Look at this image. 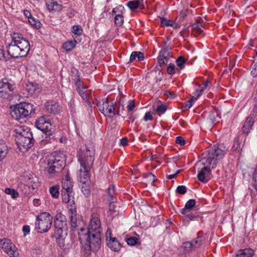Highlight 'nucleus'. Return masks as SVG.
Here are the masks:
<instances>
[{
    "mask_svg": "<svg viewBox=\"0 0 257 257\" xmlns=\"http://www.w3.org/2000/svg\"><path fill=\"white\" fill-rule=\"evenodd\" d=\"M11 36L12 41L7 46L8 54L17 59L26 57L30 50L29 42L21 34L14 33Z\"/></svg>",
    "mask_w": 257,
    "mask_h": 257,
    "instance_id": "nucleus-1",
    "label": "nucleus"
},
{
    "mask_svg": "<svg viewBox=\"0 0 257 257\" xmlns=\"http://www.w3.org/2000/svg\"><path fill=\"white\" fill-rule=\"evenodd\" d=\"M85 229L81 228L80 232H78L79 240H86V241H100L101 240V233L102 228L99 215L97 213H93L90 219L87 230L86 232Z\"/></svg>",
    "mask_w": 257,
    "mask_h": 257,
    "instance_id": "nucleus-2",
    "label": "nucleus"
},
{
    "mask_svg": "<svg viewBox=\"0 0 257 257\" xmlns=\"http://www.w3.org/2000/svg\"><path fill=\"white\" fill-rule=\"evenodd\" d=\"M93 150L85 148L79 153L78 161L81 168L79 170V180L81 183H87L89 181V172L94 162Z\"/></svg>",
    "mask_w": 257,
    "mask_h": 257,
    "instance_id": "nucleus-3",
    "label": "nucleus"
},
{
    "mask_svg": "<svg viewBox=\"0 0 257 257\" xmlns=\"http://www.w3.org/2000/svg\"><path fill=\"white\" fill-rule=\"evenodd\" d=\"M223 144L219 145L215 149H210L202 154V159L195 164V166H206L213 169L218 161L224 156Z\"/></svg>",
    "mask_w": 257,
    "mask_h": 257,
    "instance_id": "nucleus-4",
    "label": "nucleus"
},
{
    "mask_svg": "<svg viewBox=\"0 0 257 257\" xmlns=\"http://www.w3.org/2000/svg\"><path fill=\"white\" fill-rule=\"evenodd\" d=\"M15 141L19 150L23 153L31 148L34 140L30 129L28 127H21L16 130Z\"/></svg>",
    "mask_w": 257,
    "mask_h": 257,
    "instance_id": "nucleus-5",
    "label": "nucleus"
},
{
    "mask_svg": "<svg viewBox=\"0 0 257 257\" xmlns=\"http://www.w3.org/2000/svg\"><path fill=\"white\" fill-rule=\"evenodd\" d=\"M64 159L59 156L51 155L45 161V170L50 177L60 173L65 167Z\"/></svg>",
    "mask_w": 257,
    "mask_h": 257,
    "instance_id": "nucleus-6",
    "label": "nucleus"
},
{
    "mask_svg": "<svg viewBox=\"0 0 257 257\" xmlns=\"http://www.w3.org/2000/svg\"><path fill=\"white\" fill-rule=\"evenodd\" d=\"M33 105L29 103H21L11 107V115L14 118L20 120L27 116L32 111Z\"/></svg>",
    "mask_w": 257,
    "mask_h": 257,
    "instance_id": "nucleus-7",
    "label": "nucleus"
},
{
    "mask_svg": "<svg viewBox=\"0 0 257 257\" xmlns=\"http://www.w3.org/2000/svg\"><path fill=\"white\" fill-rule=\"evenodd\" d=\"M53 217L48 212H43L39 215L35 222V228L41 233L46 232L50 228Z\"/></svg>",
    "mask_w": 257,
    "mask_h": 257,
    "instance_id": "nucleus-8",
    "label": "nucleus"
},
{
    "mask_svg": "<svg viewBox=\"0 0 257 257\" xmlns=\"http://www.w3.org/2000/svg\"><path fill=\"white\" fill-rule=\"evenodd\" d=\"M99 110L106 116L113 117L115 115L114 103H109L107 99H103L97 104Z\"/></svg>",
    "mask_w": 257,
    "mask_h": 257,
    "instance_id": "nucleus-9",
    "label": "nucleus"
},
{
    "mask_svg": "<svg viewBox=\"0 0 257 257\" xmlns=\"http://www.w3.org/2000/svg\"><path fill=\"white\" fill-rule=\"evenodd\" d=\"M14 89L13 85L7 80L0 81V97L6 99H11Z\"/></svg>",
    "mask_w": 257,
    "mask_h": 257,
    "instance_id": "nucleus-10",
    "label": "nucleus"
},
{
    "mask_svg": "<svg viewBox=\"0 0 257 257\" xmlns=\"http://www.w3.org/2000/svg\"><path fill=\"white\" fill-rule=\"evenodd\" d=\"M0 246L10 256V257H18L19 253L16 245L12 242H0Z\"/></svg>",
    "mask_w": 257,
    "mask_h": 257,
    "instance_id": "nucleus-11",
    "label": "nucleus"
},
{
    "mask_svg": "<svg viewBox=\"0 0 257 257\" xmlns=\"http://www.w3.org/2000/svg\"><path fill=\"white\" fill-rule=\"evenodd\" d=\"M36 125L42 131L47 130L48 127H51L50 117L47 115L41 116L36 120Z\"/></svg>",
    "mask_w": 257,
    "mask_h": 257,
    "instance_id": "nucleus-12",
    "label": "nucleus"
},
{
    "mask_svg": "<svg viewBox=\"0 0 257 257\" xmlns=\"http://www.w3.org/2000/svg\"><path fill=\"white\" fill-rule=\"evenodd\" d=\"M73 191L62 190V198L64 203L68 204V209H70L71 206H75Z\"/></svg>",
    "mask_w": 257,
    "mask_h": 257,
    "instance_id": "nucleus-13",
    "label": "nucleus"
},
{
    "mask_svg": "<svg viewBox=\"0 0 257 257\" xmlns=\"http://www.w3.org/2000/svg\"><path fill=\"white\" fill-rule=\"evenodd\" d=\"M196 167H198V174L197 175L198 179L203 183L207 182V180L205 179V175L210 173V167L206 166H196Z\"/></svg>",
    "mask_w": 257,
    "mask_h": 257,
    "instance_id": "nucleus-14",
    "label": "nucleus"
},
{
    "mask_svg": "<svg viewBox=\"0 0 257 257\" xmlns=\"http://www.w3.org/2000/svg\"><path fill=\"white\" fill-rule=\"evenodd\" d=\"M46 6L48 11L52 12H60L62 10L63 6L55 0H48Z\"/></svg>",
    "mask_w": 257,
    "mask_h": 257,
    "instance_id": "nucleus-15",
    "label": "nucleus"
},
{
    "mask_svg": "<svg viewBox=\"0 0 257 257\" xmlns=\"http://www.w3.org/2000/svg\"><path fill=\"white\" fill-rule=\"evenodd\" d=\"M27 186L33 190L36 189L39 186L38 178L34 174H29L26 177Z\"/></svg>",
    "mask_w": 257,
    "mask_h": 257,
    "instance_id": "nucleus-16",
    "label": "nucleus"
},
{
    "mask_svg": "<svg viewBox=\"0 0 257 257\" xmlns=\"http://www.w3.org/2000/svg\"><path fill=\"white\" fill-rule=\"evenodd\" d=\"M68 213L71 226L73 229H75L77 226L76 206H71L70 209H68Z\"/></svg>",
    "mask_w": 257,
    "mask_h": 257,
    "instance_id": "nucleus-17",
    "label": "nucleus"
},
{
    "mask_svg": "<svg viewBox=\"0 0 257 257\" xmlns=\"http://www.w3.org/2000/svg\"><path fill=\"white\" fill-rule=\"evenodd\" d=\"M81 242L82 246L86 251H96L100 247V242Z\"/></svg>",
    "mask_w": 257,
    "mask_h": 257,
    "instance_id": "nucleus-18",
    "label": "nucleus"
},
{
    "mask_svg": "<svg viewBox=\"0 0 257 257\" xmlns=\"http://www.w3.org/2000/svg\"><path fill=\"white\" fill-rule=\"evenodd\" d=\"M54 226L67 227V219L64 215L61 212H57L54 220Z\"/></svg>",
    "mask_w": 257,
    "mask_h": 257,
    "instance_id": "nucleus-19",
    "label": "nucleus"
},
{
    "mask_svg": "<svg viewBox=\"0 0 257 257\" xmlns=\"http://www.w3.org/2000/svg\"><path fill=\"white\" fill-rule=\"evenodd\" d=\"M45 106L49 112L53 114L59 112L61 109L60 105L58 103L53 101L47 102L46 103Z\"/></svg>",
    "mask_w": 257,
    "mask_h": 257,
    "instance_id": "nucleus-20",
    "label": "nucleus"
},
{
    "mask_svg": "<svg viewBox=\"0 0 257 257\" xmlns=\"http://www.w3.org/2000/svg\"><path fill=\"white\" fill-rule=\"evenodd\" d=\"M78 92L84 100L87 103L90 104L89 101L91 97V91L90 89H89L87 87H81L80 89H78Z\"/></svg>",
    "mask_w": 257,
    "mask_h": 257,
    "instance_id": "nucleus-21",
    "label": "nucleus"
},
{
    "mask_svg": "<svg viewBox=\"0 0 257 257\" xmlns=\"http://www.w3.org/2000/svg\"><path fill=\"white\" fill-rule=\"evenodd\" d=\"M169 54L167 51L162 50L160 52L158 61L160 67L164 66L168 62Z\"/></svg>",
    "mask_w": 257,
    "mask_h": 257,
    "instance_id": "nucleus-22",
    "label": "nucleus"
},
{
    "mask_svg": "<svg viewBox=\"0 0 257 257\" xmlns=\"http://www.w3.org/2000/svg\"><path fill=\"white\" fill-rule=\"evenodd\" d=\"M73 183L71 180L70 177L68 173L65 176L62 181V190L73 191H72Z\"/></svg>",
    "mask_w": 257,
    "mask_h": 257,
    "instance_id": "nucleus-23",
    "label": "nucleus"
},
{
    "mask_svg": "<svg viewBox=\"0 0 257 257\" xmlns=\"http://www.w3.org/2000/svg\"><path fill=\"white\" fill-rule=\"evenodd\" d=\"M254 122V118H253V116H249L247 117L242 128L243 132L248 135L252 129Z\"/></svg>",
    "mask_w": 257,
    "mask_h": 257,
    "instance_id": "nucleus-24",
    "label": "nucleus"
},
{
    "mask_svg": "<svg viewBox=\"0 0 257 257\" xmlns=\"http://www.w3.org/2000/svg\"><path fill=\"white\" fill-rule=\"evenodd\" d=\"M67 227L55 226V236L57 239H64L67 234Z\"/></svg>",
    "mask_w": 257,
    "mask_h": 257,
    "instance_id": "nucleus-25",
    "label": "nucleus"
},
{
    "mask_svg": "<svg viewBox=\"0 0 257 257\" xmlns=\"http://www.w3.org/2000/svg\"><path fill=\"white\" fill-rule=\"evenodd\" d=\"M144 0H136L129 1L127 6L131 10H135L137 8L143 9L145 6L143 4Z\"/></svg>",
    "mask_w": 257,
    "mask_h": 257,
    "instance_id": "nucleus-26",
    "label": "nucleus"
},
{
    "mask_svg": "<svg viewBox=\"0 0 257 257\" xmlns=\"http://www.w3.org/2000/svg\"><path fill=\"white\" fill-rule=\"evenodd\" d=\"M45 133V137L44 141L47 143H51L52 140L54 141L55 139V135L54 131L51 130V127H49L47 130L42 131Z\"/></svg>",
    "mask_w": 257,
    "mask_h": 257,
    "instance_id": "nucleus-27",
    "label": "nucleus"
},
{
    "mask_svg": "<svg viewBox=\"0 0 257 257\" xmlns=\"http://www.w3.org/2000/svg\"><path fill=\"white\" fill-rule=\"evenodd\" d=\"M196 204V201L194 199L189 200L185 204L184 208L182 210V213L186 216H189L188 210L191 209Z\"/></svg>",
    "mask_w": 257,
    "mask_h": 257,
    "instance_id": "nucleus-28",
    "label": "nucleus"
},
{
    "mask_svg": "<svg viewBox=\"0 0 257 257\" xmlns=\"http://www.w3.org/2000/svg\"><path fill=\"white\" fill-rule=\"evenodd\" d=\"M254 254V251L251 248H245L240 249L236 254L237 257H252Z\"/></svg>",
    "mask_w": 257,
    "mask_h": 257,
    "instance_id": "nucleus-29",
    "label": "nucleus"
},
{
    "mask_svg": "<svg viewBox=\"0 0 257 257\" xmlns=\"http://www.w3.org/2000/svg\"><path fill=\"white\" fill-rule=\"evenodd\" d=\"M8 153V148L6 143L0 142V162L4 159Z\"/></svg>",
    "mask_w": 257,
    "mask_h": 257,
    "instance_id": "nucleus-30",
    "label": "nucleus"
},
{
    "mask_svg": "<svg viewBox=\"0 0 257 257\" xmlns=\"http://www.w3.org/2000/svg\"><path fill=\"white\" fill-rule=\"evenodd\" d=\"M208 119L212 123H214L218 121L220 119L219 114L217 110H214L210 112L208 116Z\"/></svg>",
    "mask_w": 257,
    "mask_h": 257,
    "instance_id": "nucleus-31",
    "label": "nucleus"
},
{
    "mask_svg": "<svg viewBox=\"0 0 257 257\" xmlns=\"http://www.w3.org/2000/svg\"><path fill=\"white\" fill-rule=\"evenodd\" d=\"M136 58H137L139 61L143 60L144 59V54L138 51H134L132 52L130 57V61L133 62Z\"/></svg>",
    "mask_w": 257,
    "mask_h": 257,
    "instance_id": "nucleus-32",
    "label": "nucleus"
},
{
    "mask_svg": "<svg viewBox=\"0 0 257 257\" xmlns=\"http://www.w3.org/2000/svg\"><path fill=\"white\" fill-rule=\"evenodd\" d=\"M76 44V41L75 40L68 41L63 44V48L66 51H70L74 49Z\"/></svg>",
    "mask_w": 257,
    "mask_h": 257,
    "instance_id": "nucleus-33",
    "label": "nucleus"
},
{
    "mask_svg": "<svg viewBox=\"0 0 257 257\" xmlns=\"http://www.w3.org/2000/svg\"><path fill=\"white\" fill-rule=\"evenodd\" d=\"M107 246L114 251H118L120 250L121 244L120 242H107Z\"/></svg>",
    "mask_w": 257,
    "mask_h": 257,
    "instance_id": "nucleus-34",
    "label": "nucleus"
},
{
    "mask_svg": "<svg viewBox=\"0 0 257 257\" xmlns=\"http://www.w3.org/2000/svg\"><path fill=\"white\" fill-rule=\"evenodd\" d=\"M198 242H183L181 248L184 249V251H189L192 250L194 245Z\"/></svg>",
    "mask_w": 257,
    "mask_h": 257,
    "instance_id": "nucleus-35",
    "label": "nucleus"
},
{
    "mask_svg": "<svg viewBox=\"0 0 257 257\" xmlns=\"http://www.w3.org/2000/svg\"><path fill=\"white\" fill-rule=\"evenodd\" d=\"M59 189L58 186H53L50 188L49 192L53 198H57L59 197Z\"/></svg>",
    "mask_w": 257,
    "mask_h": 257,
    "instance_id": "nucleus-36",
    "label": "nucleus"
},
{
    "mask_svg": "<svg viewBox=\"0 0 257 257\" xmlns=\"http://www.w3.org/2000/svg\"><path fill=\"white\" fill-rule=\"evenodd\" d=\"M107 193L108 195V200L109 201L114 200L115 197L114 194H115V188L113 185H110L107 189Z\"/></svg>",
    "mask_w": 257,
    "mask_h": 257,
    "instance_id": "nucleus-37",
    "label": "nucleus"
},
{
    "mask_svg": "<svg viewBox=\"0 0 257 257\" xmlns=\"http://www.w3.org/2000/svg\"><path fill=\"white\" fill-rule=\"evenodd\" d=\"M88 184L89 182L87 183H82L81 185V191L85 196H88L90 194V188Z\"/></svg>",
    "mask_w": 257,
    "mask_h": 257,
    "instance_id": "nucleus-38",
    "label": "nucleus"
},
{
    "mask_svg": "<svg viewBox=\"0 0 257 257\" xmlns=\"http://www.w3.org/2000/svg\"><path fill=\"white\" fill-rule=\"evenodd\" d=\"M242 139H240L239 137H236L234 140V144L233 145V148L238 152L240 151V143Z\"/></svg>",
    "mask_w": 257,
    "mask_h": 257,
    "instance_id": "nucleus-39",
    "label": "nucleus"
},
{
    "mask_svg": "<svg viewBox=\"0 0 257 257\" xmlns=\"http://www.w3.org/2000/svg\"><path fill=\"white\" fill-rule=\"evenodd\" d=\"M115 24L117 26H120L123 22V17L121 14H116L115 16Z\"/></svg>",
    "mask_w": 257,
    "mask_h": 257,
    "instance_id": "nucleus-40",
    "label": "nucleus"
},
{
    "mask_svg": "<svg viewBox=\"0 0 257 257\" xmlns=\"http://www.w3.org/2000/svg\"><path fill=\"white\" fill-rule=\"evenodd\" d=\"M83 30L81 27L79 25H74L72 26V32L77 36H80L82 34Z\"/></svg>",
    "mask_w": 257,
    "mask_h": 257,
    "instance_id": "nucleus-41",
    "label": "nucleus"
},
{
    "mask_svg": "<svg viewBox=\"0 0 257 257\" xmlns=\"http://www.w3.org/2000/svg\"><path fill=\"white\" fill-rule=\"evenodd\" d=\"M5 192L9 195H10L13 198H16L18 196V193L14 189L6 188Z\"/></svg>",
    "mask_w": 257,
    "mask_h": 257,
    "instance_id": "nucleus-42",
    "label": "nucleus"
},
{
    "mask_svg": "<svg viewBox=\"0 0 257 257\" xmlns=\"http://www.w3.org/2000/svg\"><path fill=\"white\" fill-rule=\"evenodd\" d=\"M106 241H118L115 237H112L111 231L107 228L105 233Z\"/></svg>",
    "mask_w": 257,
    "mask_h": 257,
    "instance_id": "nucleus-43",
    "label": "nucleus"
},
{
    "mask_svg": "<svg viewBox=\"0 0 257 257\" xmlns=\"http://www.w3.org/2000/svg\"><path fill=\"white\" fill-rule=\"evenodd\" d=\"M166 110L167 107L165 104L158 105L156 108H154V110L159 114H163Z\"/></svg>",
    "mask_w": 257,
    "mask_h": 257,
    "instance_id": "nucleus-44",
    "label": "nucleus"
},
{
    "mask_svg": "<svg viewBox=\"0 0 257 257\" xmlns=\"http://www.w3.org/2000/svg\"><path fill=\"white\" fill-rule=\"evenodd\" d=\"M185 62V58L184 57L180 56L176 60V64L178 67H179L180 69L178 70L179 71L180 69H182L184 67V64Z\"/></svg>",
    "mask_w": 257,
    "mask_h": 257,
    "instance_id": "nucleus-45",
    "label": "nucleus"
},
{
    "mask_svg": "<svg viewBox=\"0 0 257 257\" xmlns=\"http://www.w3.org/2000/svg\"><path fill=\"white\" fill-rule=\"evenodd\" d=\"M172 21L168 20L165 18H161V26L162 27H169L172 25Z\"/></svg>",
    "mask_w": 257,
    "mask_h": 257,
    "instance_id": "nucleus-46",
    "label": "nucleus"
},
{
    "mask_svg": "<svg viewBox=\"0 0 257 257\" xmlns=\"http://www.w3.org/2000/svg\"><path fill=\"white\" fill-rule=\"evenodd\" d=\"M192 30L198 34H201L203 32L201 28V25L198 23H195L192 25Z\"/></svg>",
    "mask_w": 257,
    "mask_h": 257,
    "instance_id": "nucleus-47",
    "label": "nucleus"
},
{
    "mask_svg": "<svg viewBox=\"0 0 257 257\" xmlns=\"http://www.w3.org/2000/svg\"><path fill=\"white\" fill-rule=\"evenodd\" d=\"M186 191L187 188L184 185L178 186L176 189V192L180 194H184Z\"/></svg>",
    "mask_w": 257,
    "mask_h": 257,
    "instance_id": "nucleus-48",
    "label": "nucleus"
},
{
    "mask_svg": "<svg viewBox=\"0 0 257 257\" xmlns=\"http://www.w3.org/2000/svg\"><path fill=\"white\" fill-rule=\"evenodd\" d=\"M26 89L29 93L33 94L36 90V87L33 83H30L29 84L27 85Z\"/></svg>",
    "mask_w": 257,
    "mask_h": 257,
    "instance_id": "nucleus-49",
    "label": "nucleus"
},
{
    "mask_svg": "<svg viewBox=\"0 0 257 257\" xmlns=\"http://www.w3.org/2000/svg\"><path fill=\"white\" fill-rule=\"evenodd\" d=\"M29 22L30 24L35 27H39L40 23L38 20H36L34 18L31 17L29 19Z\"/></svg>",
    "mask_w": 257,
    "mask_h": 257,
    "instance_id": "nucleus-50",
    "label": "nucleus"
},
{
    "mask_svg": "<svg viewBox=\"0 0 257 257\" xmlns=\"http://www.w3.org/2000/svg\"><path fill=\"white\" fill-rule=\"evenodd\" d=\"M167 73L169 74L172 75L175 73V65L173 64H170L167 67Z\"/></svg>",
    "mask_w": 257,
    "mask_h": 257,
    "instance_id": "nucleus-51",
    "label": "nucleus"
},
{
    "mask_svg": "<svg viewBox=\"0 0 257 257\" xmlns=\"http://www.w3.org/2000/svg\"><path fill=\"white\" fill-rule=\"evenodd\" d=\"M111 202H110L109 204V212L111 213V214H112L113 212H114L115 211V206L114 205V200H113V201H110Z\"/></svg>",
    "mask_w": 257,
    "mask_h": 257,
    "instance_id": "nucleus-52",
    "label": "nucleus"
},
{
    "mask_svg": "<svg viewBox=\"0 0 257 257\" xmlns=\"http://www.w3.org/2000/svg\"><path fill=\"white\" fill-rule=\"evenodd\" d=\"M140 239V237L139 235L137 234L135 236L127 237L125 238V241H138Z\"/></svg>",
    "mask_w": 257,
    "mask_h": 257,
    "instance_id": "nucleus-53",
    "label": "nucleus"
},
{
    "mask_svg": "<svg viewBox=\"0 0 257 257\" xmlns=\"http://www.w3.org/2000/svg\"><path fill=\"white\" fill-rule=\"evenodd\" d=\"M176 143L181 146H183L185 144V141L182 137L178 136L176 138Z\"/></svg>",
    "mask_w": 257,
    "mask_h": 257,
    "instance_id": "nucleus-54",
    "label": "nucleus"
},
{
    "mask_svg": "<svg viewBox=\"0 0 257 257\" xmlns=\"http://www.w3.org/2000/svg\"><path fill=\"white\" fill-rule=\"evenodd\" d=\"M256 114H257V102H255V104L253 105V107L252 108V111L250 114V116H253V118H254Z\"/></svg>",
    "mask_w": 257,
    "mask_h": 257,
    "instance_id": "nucleus-55",
    "label": "nucleus"
},
{
    "mask_svg": "<svg viewBox=\"0 0 257 257\" xmlns=\"http://www.w3.org/2000/svg\"><path fill=\"white\" fill-rule=\"evenodd\" d=\"M144 119L145 121L151 120L153 119V116L150 112H147L144 117Z\"/></svg>",
    "mask_w": 257,
    "mask_h": 257,
    "instance_id": "nucleus-56",
    "label": "nucleus"
},
{
    "mask_svg": "<svg viewBox=\"0 0 257 257\" xmlns=\"http://www.w3.org/2000/svg\"><path fill=\"white\" fill-rule=\"evenodd\" d=\"M23 231L24 232V235L26 236L30 231V227L29 225H25L23 227Z\"/></svg>",
    "mask_w": 257,
    "mask_h": 257,
    "instance_id": "nucleus-57",
    "label": "nucleus"
},
{
    "mask_svg": "<svg viewBox=\"0 0 257 257\" xmlns=\"http://www.w3.org/2000/svg\"><path fill=\"white\" fill-rule=\"evenodd\" d=\"M251 75L253 77L257 76V62L254 64V67L251 71Z\"/></svg>",
    "mask_w": 257,
    "mask_h": 257,
    "instance_id": "nucleus-58",
    "label": "nucleus"
},
{
    "mask_svg": "<svg viewBox=\"0 0 257 257\" xmlns=\"http://www.w3.org/2000/svg\"><path fill=\"white\" fill-rule=\"evenodd\" d=\"M135 107V103L133 100H130L128 104L127 105V108L128 110L132 111Z\"/></svg>",
    "mask_w": 257,
    "mask_h": 257,
    "instance_id": "nucleus-59",
    "label": "nucleus"
},
{
    "mask_svg": "<svg viewBox=\"0 0 257 257\" xmlns=\"http://www.w3.org/2000/svg\"><path fill=\"white\" fill-rule=\"evenodd\" d=\"M193 103L189 99L185 102V108L188 109L191 107Z\"/></svg>",
    "mask_w": 257,
    "mask_h": 257,
    "instance_id": "nucleus-60",
    "label": "nucleus"
},
{
    "mask_svg": "<svg viewBox=\"0 0 257 257\" xmlns=\"http://www.w3.org/2000/svg\"><path fill=\"white\" fill-rule=\"evenodd\" d=\"M128 144V140L126 138H123L120 140V144L122 146H125Z\"/></svg>",
    "mask_w": 257,
    "mask_h": 257,
    "instance_id": "nucleus-61",
    "label": "nucleus"
},
{
    "mask_svg": "<svg viewBox=\"0 0 257 257\" xmlns=\"http://www.w3.org/2000/svg\"><path fill=\"white\" fill-rule=\"evenodd\" d=\"M75 85L77 87V89L78 91V89H80L81 88V87H84L80 80H77L76 81Z\"/></svg>",
    "mask_w": 257,
    "mask_h": 257,
    "instance_id": "nucleus-62",
    "label": "nucleus"
},
{
    "mask_svg": "<svg viewBox=\"0 0 257 257\" xmlns=\"http://www.w3.org/2000/svg\"><path fill=\"white\" fill-rule=\"evenodd\" d=\"M181 172L180 170H179L177 171V172L174 174L169 175L167 176V178L168 179H171L175 178L180 172Z\"/></svg>",
    "mask_w": 257,
    "mask_h": 257,
    "instance_id": "nucleus-63",
    "label": "nucleus"
},
{
    "mask_svg": "<svg viewBox=\"0 0 257 257\" xmlns=\"http://www.w3.org/2000/svg\"><path fill=\"white\" fill-rule=\"evenodd\" d=\"M200 95V93L195 94V95L193 96L191 98L190 100L194 103V102L197 100L198 97Z\"/></svg>",
    "mask_w": 257,
    "mask_h": 257,
    "instance_id": "nucleus-64",
    "label": "nucleus"
}]
</instances>
